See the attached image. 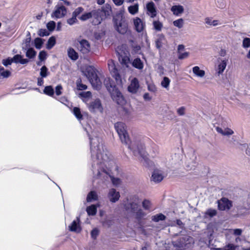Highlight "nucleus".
<instances>
[{
	"instance_id": "423d86ee",
	"label": "nucleus",
	"mask_w": 250,
	"mask_h": 250,
	"mask_svg": "<svg viewBox=\"0 0 250 250\" xmlns=\"http://www.w3.org/2000/svg\"><path fill=\"white\" fill-rule=\"evenodd\" d=\"M131 212L134 214L135 218L136 219L138 224L141 229L144 228V223L143 220L146 214L141 208L138 204L131 202L129 204Z\"/></svg>"
},
{
	"instance_id": "6ab92c4d",
	"label": "nucleus",
	"mask_w": 250,
	"mask_h": 250,
	"mask_svg": "<svg viewBox=\"0 0 250 250\" xmlns=\"http://www.w3.org/2000/svg\"><path fill=\"white\" fill-rule=\"evenodd\" d=\"M79 218L77 217L76 220H74L71 225L68 226L69 230L71 231L80 232L81 230V228L79 224Z\"/></svg>"
},
{
	"instance_id": "b1692460",
	"label": "nucleus",
	"mask_w": 250,
	"mask_h": 250,
	"mask_svg": "<svg viewBox=\"0 0 250 250\" xmlns=\"http://www.w3.org/2000/svg\"><path fill=\"white\" fill-rule=\"evenodd\" d=\"M184 8L182 5H174L171 8V11L173 14L176 16H179L184 12Z\"/></svg>"
},
{
	"instance_id": "f8f14e48",
	"label": "nucleus",
	"mask_w": 250,
	"mask_h": 250,
	"mask_svg": "<svg viewBox=\"0 0 250 250\" xmlns=\"http://www.w3.org/2000/svg\"><path fill=\"white\" fill-rule=\"evenodd\" d=\"M92 18L94 19L92 21V23L94 25L100 24L102 21L105 19L104 17L102 14V11H100V9L92 10Z\"/></svg>"
},
{
	"instance_id": "2eb2a0df",
	"label": "nucleus",
	"mask_w": 250,
	"mask_h": 250,
	"mask_svg": "<svg viewBox=\"0 0 250 250\" xmlns=\"http://www.w3.org/2000/svg\"><path fill=\"white\" fill-rule=\"evenodd\" d=\"M231 207V202L227 198H223L221 200L218 201V207L220 210H228Z\"/></svg>"
},
{
	"instance_id": "a18cd8bd",
	"label": "nucleus",
	"mask_w": 250,
	"mask_h": 250,
	"mask_svg": "<svg viewBox=\"0 0 250 250\" xmlns=\"http://www.w3.org/2000/svg\"><path fill=\"white\" fill-rule=\"evenodd\" d=\"M92 18V11L83 14L80 18V19L83 21H85L90 18Z\"/></svg>"
},
{
	"instance_id": "72a5a7b5",
	"label": "nucleus",
	"mask_w": 250,
	"mask_h": 250,
	"mask_svg": "<svg viewBox=\"0 0 250 250\" xmlns=\"http://www.w3.org/2000/svg\"><path fill=\"white\" fill-rule=\"evenodd\" d=\"M43 93L47 95L53 97L54 94V90L52 86H46L44 87Z\"/></svg>"
},
{
	"instance_id": "e433bc0d",
	"label": "nucleus",
	"mask_w": 250,
	"mask_h": 250,
	"mask_svg": "<svg viewBox=\"0 0 250 250\" xmlns=\"http://www.w3.org/2000/svg\"><path fill=\"white\" fill-rule=\"evenodd\" d=\"M26 52V56L29 59L34 58L36 55V52L33 48H28Z\"/></svg>"
},
{
	"instance_id": "37998d69",
	"label": "nucleus",
	"mask_w": 250,
	"mask_h": 250,
	"mask_svg": "<svg viewBox=\"0 0 250 250\" xmlns=\"http://www.w3.org/2000/svg\"><path fill=\"white\" fill-rule=\"evenodd\" d=\"M170 82V79L167 77H164L163 80L161 82V85L163 87L166 89H168L169 87Z\"/></svg>"
},
{
	"instance_id": "338daca9",
	"label": "nucleus",
	"mask_w": 250,
	"mask_h": 250,
	"mask_svg": "<svg viewBox=\"0 0 250 250\" xmlns=\"http://www.w3.org/2000/svg\"><path fill=\"white\" fill-rule=\"evenodd\" d=\"M115 5L117 6L121 5L124 2V0H113Z\"/></svg>"
},
{
	"instance_id": "69168bd1",
	"label": "nucleus",
	"mask_w": 250,
	"mask_h": 250,
	"mask_svg": "<svg viewBox=\"0 0 250 250\" xmlns=\"http://www.w3.org/2000/svg\"><path fill=\"white\" fill-rule=\"evenodd\" d=\"M177 113L180 116H183L185 114V107L182 106L177 109Z\"/></svg>"
},
{
	"instance_id": "dca6fc26",
	"label": "nucleus",
	"mask_w": 250,
	"mask_h": 250,
	"mask_svg": "<svg viewBox=\"0 0 250 250\" xmlns=\"http://www.w3.org/2000/svg\"><path fill=\"white\" fill-rule=\"evenodd\" d=\"M140 85L138 80L136 78H134L128 86V91L133 94L136 93Z\"/></svg>"
},
{
	"instance_id": "de8ad7c7",
	"label": "nucleus",
	"mask_w": 250,
	"mask_h": 250,
	"mask_svg": "<svg viewBox=\"0 0 250 250\" xmlns=\"http://www.w3.org/2000/svg\"><path fill=\"white\" fill-rule=\"evenodd\" d=\"M77 86L79 90H83L87 88V86L85 84L81 83V80H78L77 81Z\"/></svg>"
},
{
	"instance_id": "6e6552de",
	"label": "nucleus",
	"mask_w": 250,
	"mask_h": 250,
	"mask_svg": "<svg viewBox=\"0 0 250 250\" xmlns=\"http://www.w3.org/2000/svg\"><path fill=\"white\" fill-rule=\"evenodd\" d=\"M98 176L99 178L105 180H106L108 177H110L112 184L115 186H118L121 183V180L120 178H115L114 177L111 176L107 172V171L104 169L102 170L101 171H99Z\"/></svg>"
},
{
	"instance_id": "4468645a",
	"label": "nucleus",
	"mask_w": 250,
	"mask_h": 250,
	"mask_svg": "<svg viewBox=\"0 0 250 250\" xmlns=\"http://www.w3.org/2000/svg\"><path fill=\"white\" fill-rule=\"evenodd\" d=\"M107 198L111 203L117 202L120 198V194L115 188H112L109 190Z\"/></svg>"
},
{
	"instance_id": "c756f323",
	"label": "nucleus",
	"mask_w": 250,
	"mask_h": 250,
	"mask_svg": "<svg viewBox=\"0 0 250 250\" xmlns=\"http://www.w3.org/2000/svg\"><path fill=\"white\" fill-rule=\"evenodd\" d=\"M98 199V195L94 191H90L87 195L86 200L88 202L96 201Z\"/></svg>"
},
{
	"instance_id": "f3484780",
	"label": "nucleus",
	"mask_w": 250,
	"mask_h": 250,
	"mask_svg": "<svg viewBox=\"0 0 250 250\" xmlns=\"http://www.w3.org/2000/svg\"><path fill=\"white\" fill-rule=\"evenodd\" d=\"M133 22L136 31L138 32H141L143 31L145 27V23L143 22L142 20L136 17L133 19Z\"/></svg>"
},
{
	"instance_id": "cd10ccee",
	"label": "nucleus",
	"mask_w": 250,
	"mask_h": 250,
	"mask_svg": "<svg viewBox=\"0 0 250 250\" xmlns=\"http://www.w3.org/2000/svg\"><path fill=\"white\" fill-rule=\"evenodd\" d=\"M11 72L5 70L3 67L0 66V79L7 78L11 75Z\"/></svg>"
},
{
	"instance_id": "a878e982",
	"label": "nucleus",
	"mask_w": 250,
	"mask_h": 250,
	"mask_svg": "<svg viewBox=\"0 0 250 250\" xmlns=\"http://www.w3.org/2000/svg\"><path fill=\"white\" fill-rule=\"evenodd\" d=\"M31 40V35L29 32H28L26 38L23 41L22 43V50H27L30 47V43Z\"/></svg>"
},
{
	"instance_id": "0e129e2a",
	"label": "nucleus",
	"mask_w": 250,
	"mask_h": 250,
	"mask_svg": "<svg viewBox=\"0 0 250 250\" xmlns=\"http://www.w3.org/2000/svg\"><path fill=\"white\" fill-rule=\"evenodd\" d=\"M81 96L84 98H89L91 97V93L90 91L84 92L81 94Z\"/></svg>"
},
{
	"instance_id": "39448f33",
	"label": "nucleus",
	"mask_w": 250,
	"mask_h": 250,
	"mask_svg": "<svg viewBox=\"0 0 250 250\" xmlns=\"http://www.w3.org/2000/svg\"><path fill=\"white\" fill-rule=\"evenodd\" d=\"M84 75L89 80L93 87L99 90L102 86V82L96 73V70L91 66H88L85 69Z\"/></svg>"
},
{
	"instance_id": "7c9ffc66",
	"label": "nucleus",
	"mask_w": 250,
	"mask_h": 250,
	"mask_svg": "<svg viewBox=\"0 0 250 250\" xmlns=\"http://www.w3.org/2000/svg\"><path fill=\"white\" fill-rule=\"evenodd\" d=\"M166 218V216L162 213L157 214L151 216V220L155 222L165 220Z\"/></svg>"
},
{
	"instance_id": "bf43d9fd",
	"label": "nucleus",
	"mask_w": 250,
	"mask_h": 250,
	"mask_svg": "<svg viewBox=\"0 0 250 250\" xmlns=\"http://www.w3.org/2000/svg\"><path fill=\"white\" fill-rule=\"evenodd\" d=\"M189 56V53L185 52L184 53H178V59L180 60L184 59L187 58Z\"/></svg>"
},
{
	"instance_id": "6e6d98bb",
	"label": "nucleus",
	"mask_w": 250,
	"mask_h": 250,
	"mask_svg": "<svg viewBox=\"0 0 250 250\" xmlns=\"http://www.w3.org/2000/svg\"><path fill=\"white\" fill-rule=\"evenodd\" d=\"M83 10V8L79 7L76 8L74 11L72 13V15H74V17H77L78 15H79Z\"/></svg>"
},
{
	"instance_id": "f257e3e1",
	"label": "nucleus",
	"mask_w": 250,
	"mask_h": 250,
	"mask_svg": "<svg viewBox=\"0 0 250 250\" xmlns=\"http://www.w3.org/2000/svg\"><path fill=\"white\" fill-rule=\"evenodd\" d=\"M114 128L123 143L127 146L136 156H140L139 160L143 165L146 167L152 165V162L149 159L147 153L144 149V145L139 140L130 141L126 130V126L123 122H117L114 124Z\"/></svg>"
},
{
	"instance_id": "774afa93",
	"label": "nucleus",
	"mask_w": 250,
	"mask_h": 250,
	"mask_svg": "<svg viewBox=\"0 0 250 250\" xmlns=\"http://www.w3.org/2000/svg\"><path fill=\"white\" fill-rule=\"evenodd\" d=\"M242 230L241 229H234V234L235 235H240L242 233Z\"/></svg>"
},
{
	"instance_id": "ea45409f",
	"label": "nucleus",
	"mask_w": 250,
	"mask_h": 250,
	"mask_svg": "<svg viewBox=\"0 0 250 250\" xmlns=\"http://www.w3.org/2000/svg\"><path fill=\"white\" fill-rule=\"evenodd\" d=\"M43 40L40 38H37L34 40L35 47L38 49H40L43 44Z\"/></svg>"
},
{
	"instance_id": "603ef678",
	"label": "nucleus",
	"mask_w": 250,
	"mask_h": 250,
	"mask_svg": "<svg viewBox=\"0 0 250 250\" xmlns=\"http://www.w3.org/2000/svg\"><path fill=\"white\" fill-rule=\"evenodd\" d=\"M56 26V23L53 21H50L47 24V29L50 31H52L54 30L55 29Z\"/></svg>"
},
{
	"instance_id": "bb28decb",
	"label": "nucleus",
	"mask_w": 250,
	"mask_h": 250,
	"mask_svg": "<svg viewBox=\"0 0 250 250\" xmlns=\"http://www.w3.org/2000/svg\"><path fill=\"white\" fill-rule=\"evenodd\" d=\"M193 73L197 77L203 78L205 75V72L203 70H201L197 66H194L192 68Z\"/></svg>"
},
{
	"instance_id": "0eeeda50",
	"label": "nucleus",
	"mask_w": 250,
	"mask_h": 250,
	"mask_svg": "<svg viewBox=\"0 0 250 250\" xmlns=\"http://www.w3.org/2000/svg\"><path fill=\"white\" fill-rule=\"evenodd\" d=\"M114 27L121 34H125L128 30V24L125 17L122 14L116 15L113 19Z\"/></svg>"
},
{
	"instance_id": "2f4dec72",
	"label": "nucleus",
	"mask_w": 250,
	"mask_h": 250,
	"mask_svg": "<svg viewBox=\"0 0 250 250\" xmlns=\"http://www.w3.org/2000/svg\"><path fill=\"white\" fill-rule=\"evenodd\" d=\"M165 41V36L163 35H160L155 42L156 47L158 49H160L164 43Z\"/></svg>"
},
{
	"instance_id": "a19ab883",
	"label": "nucleus",
	"mask_w": 250,
	"mask_h": 250,
	"mask_svg": "<svg viewBox=\"0 0 250 250\" xmlns=\"http://www.w3.org/2000/svg\"><path fill=\"white\" fill-rule=\"evenodd\" d=\"M217 214V211L215 209L209 208L208 209L205 213V217H207L209 216L212 217L215 216Z\"/></svg>"
},
{
	"instance_id": "680f3d73",
	"label": "nucleus",
	"mask_w": 250,
	"mask_h": 250,
	"mask_svg": "<svg viewBox=\"0 0 250 250\" xmlns=\"http://www.w3.org/2000/svg\"><path fill=\"white\" fill-rule=\"evenodd\" d=\"M233 133L234 132L232 129L229 128H227L225 129L223 135L229 136L232 135Z\"/></svg>"
},
{
	"instance_id": "9d476101",
	"label": "nucleus",
	"mask_w": 250,
	"mask_h": 250,
	"mask_svg": "<svg viewBox=\"0 0 250 250\" xmlns=\"http://www.w3.org/2000/svg\"><path fill=\"white\" fill-rule=\"evenodd\" d=\"M89 110L92 112L96 111H100L102 112L103 107L101 104V101L99 99H97L93 102H90L87 104Z\"/></svg>"
},
{
	"instance_id": "e2e57ef3",
	"label": "nucleus",
	"mask_w": 250,
	"mask_h": 250,
	"mask_svg": "<svg viewBox=\"0 0 250 250\" xmlns=\"http://www.w3.org/2000/svg\"><path fill=\"white\" fill-rule=\"evenodd\" d=\"M235 247L233 244H229L226 246L223 250H235Z\"/></svg>"
},
{
	"instance_id": "49530a36",
	"label": "nucleus",
	"mask_w": 250,
	"mask_h": 250,
	"mask_svg": "<svg viewBox=\"0 0 250 250\" xmlns=\"http://www.w3.org/2000/svg\"><path fill=\"white\" fill-rule=\"evenodd\" d=\"M205 22L208 24H209L210 25H213V26L217 25L218 24V21H217V20L212 21V20L209 18H206L205 19Z\"/></svg>"
},
{
	"instance_id": "8fccbe9b",
	"label": "nucleus",
	"mask_w": 250,
	"mask_h": 250,
	"mask_svg": "<svg viewBox=\"0 0 250 250\" xmlns=\"http://www.w3.org/2000/svg\"><path fill=\"white\" fill-rule=\"evenodd\" d=\"M142 206L144 209L148 210L150 208L151 203L149 200L145 199L142 203Z\"/></svg>"
},
{
	"instance_id": "09e8293b",
	"label": "nucleus",
	"mask_w": 250,
	"mask_h": 250,
	"mask_svg": "<svg viewBox=\"0 0 250 250\" xmlns=\"http://www.w3.org/2000/svg\"><path fill=\"white\" fill-rule=\"evenodd\" d=\"M242 46L244 48L250 47V38H245L244 39L242 42Z\"/></svg>"
},
{
	"instance_id": "58836bf2",
	"label": "nucleus",
	"mask_w": 250,
	"mask_h": 250,
	"mask_svg": "<svg viewBox=\"0 0 250 250\" xmlns=\"http://www.w3.org/2000/svg\"><path fill=\"white\" fill-rule=\"evenodd\" d=\"M73 113L79 120L83 119V115L79 108L75 107L73 109Z\"/></svg>"
},
{
	"instance_id": "412c9836",
	"label": "nucleus",
	"mask_w": 250,
	"mask_h": 250,
	"mask_svg": "<svg viewBox=\"0 0 250 250\" xmlns=\"http://www.w3.org/2000/svg\"><path fill=\"white\" fill-rule=\"evenodd\" d=\"M12 58L13 62L16 63H20L22 64H26L29 61L27 59H23L21 55L17 54L15 55Z\"/></svg>"
},
{
	"instance_id": "1a4fd4ad",
	"label": "nucleus",
	"mask_w": 250,
	"mask_h": 250,
	"mask_svg": "<svg viewBox=\"0 0 250 250\" xmlns=\"http://www.w3.org/2000/svg\"><path fill=\"white\" fill-rule=\"evenodd\" d=\"M109 70L112 77L115 78L116 82H121V77L117 69L115 64L112 60L109 61L108 62Z\"/></svg>"
},
{
	"instance_id": "c85d7f7f",
	"label": "nucleus",
	"mask_w": 250,
	"mask_h": 250,
	"mask_svg": "<svg viewBox=\"0 0 250 250\" xmlns=\"http://www.w3.org/2000/svg\"><path fill=\"white\" fill-rule=\"evenodd\" d=\"M128 11L129 13L132 15H134L138 13L139 11L138 3H135L134 5L129 6L128 7Z\"/></svg>"
},
{
	"instance_id": "9b49d317",
	"label": "nucleus",
	"mask_w": 250,
	"mask_h": 250,
	"mask_svg": "<svg viewBox=\"0 0 250 250\" xmlns=\"http://www.w3.org/2000/svg\"><path fill=\"white\" fill-rule=\"evenodd\" d=\"M77 47L78 50L84 54L88 53L90 50V44L86 40H82L79 41Z\"/></svg>"
},
{
	"instance_id": "7ed1b4c3",
	"label": "nucleus",
	"mask_w": 250,
	"mask_h": 250,
	"mask_svg": "<svg viewBox=\"0 0 250 250\" xmlns=\"http://www.w3.org/2000/svg\"><path fill=\"white\" fill-rule=\"evenodd\" d=\"M116 52L119 61L123 66L128 68L132 64V66L137 69L141 70L143 68L144 64L140 58H136L132 62H131L130 53L125 45L118 46Z\"/></svg>"
},
{
	"instance_id": "3c124183",
	"label": "nucleus",
	"mask_w": 250,
	"mask_h": 250,
	"mask_svg": "<svg viewBox=\"0 0 250 250\" xmlns=\"http://www.w3.org/2000/svg\"><path fill=\"white\" fill-rule=\"evenodd\" d=\"M77 22L78 20L77 19V17H74L73 15H72V18L68 19L67 21V23L70 25H72Z\"/></svg>"
},
{
	"instance_id": "864d4df0",
	"label": "nucleus",
	"mask_w": 250,
	"mask_h": 250,
	"mask_svg": "<svg viewBox=\"0 0 250 250\" xmlns=\"http://www.w3.org/2000/svg\"><path fill=\"white\" fill-rule=\"evenodd\" d=\"M38 35L41 37H44L48 36L49 35V33L45 29H41L39 31Z\"/></svg>"
},
{
	"instance_id": "4d7b16f0",
	"label": "nucleus",
	"mask_w": 250,
	"mask_h": 250,
	"mask_svg": "<svg viewBox=\"0 0 250 250\" xmlns=\"http://www.w3.org/2000/svg\"><path fill=\"white\" fill-rule=\"evenodd\" d=\"M46 53L44 51H42L40 52L39 55V59L41 61H44L46 58Z\"/></svg>"
},
{
	"instance_id": "4be33fe9",
	"label": "nucleus",
	"mask_w": 250,
	"mask_h": 250,
	"mask_svg": "<svg viewBox=\"0 0 250 250\" xmlns=\"http://www.w3.org/2000/svg\"><path fill=\"white\" fill-rule=\"evenodd\" d=\"M100 11H102V14L106 18L107 16H109L111 12V7L110 5L108 4H105L104 6H103L101 9Z\"/></svg>"
},
{
	"instance_id": "aec40b11",
	"label": "nucleus",
	"mask_w": 250,
	"mask_h": 250,
	"mask_svg": "<svg viewBox=\"0 0 250 250\" xmlns=\"http://www.w3.org/2000/svg\"><path fill=\"white\" fill-rule=\"evenodd\" d=\"M164 178L162 172L158 170H155L151 176V179L155 182H160Z\"/></svg>"
},
{
	"instance_id": "20e7f679",
	"label": "nucleus",
	"mask_w": 250,
	"mask_h": 250,
	"mask_svg": "<svg viewBox=\"0 0 250 250\" xmlns=\"http://www.w3.org/2000/svg\"><path fill=\"white\" fill-rule=\"evenodd\" d=\"M172 242L178 250H183L190 247L194 243V240L188 235L181 234L177 238H174Z\"/></svg>"
},
{
	"instance_id": "f704fd0d",
	"label": "nucleus",
	"mask_w": 250,
	"mask_h": 250,
	"mask_svg": "<svg viewBox=\"0 0 250 250\" xmlns=\"http://www.w3.org/2000/svg\"><path fill=\"white\" fill-rule=\"evenodd\" d=\"M56 44V39L54 36L51 37L48 40L46 44V48L51 49Z\"/></svg>"
},
{
	"instance_id": "13d9d810",
	"label": "nucleus",
	"mask_w": 250,
	"mask_h": 250,
	"mask_svg": "<svg viewBox=\"0 0 250 250\" xmlns=\"http://www.w3.org/2000/svg\"><path fill=\"white\" fill-rule=\"evenodd\" d=\"M13 62V60L12 58H8L6 59H4L2 60V64L5 66H7L8 65H10Z\"/></svg>"
},
{
	"instance_id": "4c0bfd02",
	"label": "nucleus",
	"mask_w": 250,
	"mask_h": 250,
	"mask_svg": "<svg viewBox=\"0 0 250 250\" xmlns=\"http://www.w3.org/2000/svg\"><path fill=\"white\" fill-rule=\"evenodd\" d=\"M49 74L50 73L48 70V68L45 65L42 67L40 75L42 78H46Z\"/></svg>"
},
{
	"instance_id": "052dcab7",
	"label": "nucleus",
	"mask_w": 250,
	"mask_h": 250,
	"mask_svg": "<svg viewBox=\"0 0 250 250\" xmlns=\"http://www.w3.org/2000/svg\"><path fill=\"white\" fill-rule=\"evenodd\" d=\"M62 87L61 84L58 85L55 88V93L57 96H59L62 94Z\"/></svg>"
},
{
	"instance_id": "5701e85b",
	"label": "nucleus",
	"mask_w": 250,
	"mask_h": 250,
	"mask_svg": "<svg viewBox=\"0 0 250 250\" xmlns=\"http://www.w3.org/2000/svg\"><path fill=\"white\" fill-rule=\"evenodd\" d=\"M113 99L118 104H123L125 103L124 98L120 91L116 92V95H112Z\"/></svg>"
},
{
	"instance_id": "473e14b6",
	"label": "nucleus",
	"mask_w": 250,
	"mask_h": 250,
	"mask_svg": "<svg viewBox=\"0 0 250 250\" xmlns=\"http://www.w3.org/2000/svg\"><path fill=\"white\" fill-rule=\"evenodd\" d=\"M86 211L88 215H95L97 212V207L94 205H91L87 207Z\"/></svg>"
},
{
	"instance_id": "a211bd4d",
	"label": "nucleus",
	"mask_w": 250,
	"mask_h": 250,
	"mask_svg": "<svg viewBox=\"0 0 250 250\" xmlns=\"http://www.w3.org/2000/svg\"><path fill=\"white\" fill-rule=\"evenodd\" d=\"M146 7L147 14L151 18L155 17L157 15V10L154 3L152 1L149 2L147 3Z\"/></svg>"
},
{
	"instance_id": "ddd939ff",
	"label": "nucleus",
	"mask_w": 250,
	"mask_h": 250,
	"mask_svg": "<svg viewBox=\"0 0 250 250\" xmlns=\"http://www.w3.org/2000/svg\"><path fill=\"white\" fill-rule=\"evenodd\" d=\"M66 14V9L63 5H56L55 11L52 14V17L61 18Z\"/></svg>"
},
{
	"instance_id": "c03bdc74",
	"label": "nucleus",
	"mask_w": 250,
	"mask_h": 250,
	"mask_svg": "<svg viewBox=\"0 0 250 250\" xmlns=\"http://www.w3.org/2000/svg\"><path fill=\"white\" fill-rule=\"evenodd\" d=\"M173 24L175 26L179 28H181L183 27L184 25V20L182 18L179 19L177 20L174 21L173 22Z\"/></svg>"
},
{
	"instance_id": "393cba45",
	"label": "nucleus",
	"mask_w": 250,
	"mask_h": 250,
	"mask_svg": "<svg viewBox=\"0 0 250 250\" xmlns=\"http://www.w3.org/2000/svg\"><path fill=\"white\" fill-rule=\"evenodd\" d=\"M67 54L68 57L73 61H76L78 59L79 56L78 53L72 48L70 47L67 50Z\"/></svg>"
},
{
	"instance_id": "c9c22d12",
	"label": "nucleus",
	"mask_w": 250,
	"mask_h": 250,
	"mask_svg": "<svg viewBox=\"0 0 250 250\" xmlns=\"http://www.w3.org/2000/svg\"><path fill=\"white\" fill-rule=\"evenodd\" d=\"M227 60H222L221 62L218 66V73L222 74L225 69L227 66Z\"/></svg>"
},
{
	"instance_id": "5fc2aeb1",
	"label": "nucleus",
	"mask_w": 250,
	"mask_h": 250,
	"mask_svg": "<svg viewBox=\"0 0 250 250\" xmlns=\"http://www.w3.org/2000/svg\"><path fill=\"white\" fill-rule=\"evenodd\" d=\"M99 230L95 228L93 229H92L91 232V236L93 239H95L99 235Z\"/></svg>"
},
{
	"instance_id": "79ce46f5",
	"label": "nucleus",
	"mask_w": 250,
	"mask_h": 250,
	"mask_svg": "<svg viewBox=\"0 0 250 250\" xmlns=\"http://www.w3.org/2000/svg\"><path fill=\"white\" fill-rule=\"evenodd\" d=\"M153 27L155 30L160 31L163 27V24L159 21H155L153 22Z\"/></svg>"
},
{
	"instance_id": "f03ea898",
	"label": "nucleus",
	"mask_w": 250,
	"mask_h": 250,
	"mask_svg": "<svg viewBox=\"0 0 250 250\" xmlns=\"http://www.w3.org/2000/svg\"><path fill=\"white\" fill-rule=\"evenodd\" d=\"M91 158L93 162L92 167L95 165H99L104 164L109 158L107 152L104 149L102 140L97 137H89Z\"/></svg>"
}]
</instances>
